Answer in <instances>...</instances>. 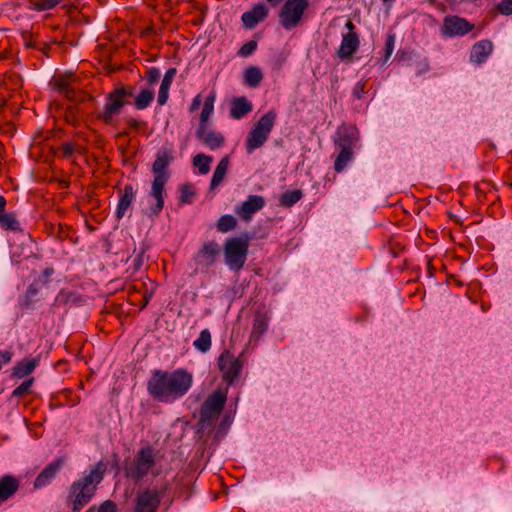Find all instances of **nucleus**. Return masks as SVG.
Here are the masks:
<instances>
[{
    "mask_svg": "<svg viewBox=\"0 0 512 512\" xmlns=\"http://www.w3.org/2000/svg\"><path fill=\"white\" fill-rule=\"evenodd\" d=\"M193 384V374L184 368L154 370L147 382L149 395L161 403H173L184 397Z\"/></svg>",
    "mask_w": 512,
    "mask_h": 512,
    "instance_id": "f257e3e1",
    "label": "nucleus"
},
{
    "mask_svg": "<svg viewBox=\"0 0 512 512\" xmlns=\"http://www.w3.org/2000/svg\"><path fill=\"white\" fill-rule=\"evenodd\" d=\"M107 465L103 461H99L88 473H84L83 477L74 481L69 489L68 501L72 504L73 512H80L95 495L97 485L103 480Z\"/></svg>",
    "mask_w": 512,
    "mask_h": 512,
    "instance_id": "f03ea898",
    "label": "nucleus"
},
{
    "mask_svg": "<svg viewBox=\"0 0 512 512\" xmlns=\"http://www.w3.org/2000/svg\"><path fill=\"white\" fill-rule=\"evenodd\" d=\"M228 389L219 387L202 403L197 422V434L200 437L210 436L223 412L227 401Z\"/></svg>",
    "mask_w": 512,
    "mask_h": 512,
    "instance_id": "7ed1b4c3",
    "label": "nucleus"
},
{
    "mask_svg": "<svg viewBox=\"0 0 512 512\" xmlns=\"http://www.w3.org/2000/svg\"><path fill=\"white\" fill-rule=\"evenodd\" d=\"M161 456L152 446L141 447L134 455L133 460L124 467L126 478L139 482L149 474L157 476L161 472L159 466Z\"/></svg>",
    "mask_w": 512,
    "mask_h": 512,
    "instance_id": "20e7f679",
    "label": "nucleus"
},
{
    "mask_svg": "<svg viewBox=\"0 0 512 512\" xmlns=\"http://www.w3.org/2000/svg\"><path fill=\"white\" fill-rule=\"evenodd\" d=\"M172 161V150H161L157 153L156 159L152 165L154 179L150 195L156 201L155 205L150 207V213L153 216L159 215L164 207V189L169 180V172L167 169Z\"/></svg>",
    "mask_w": 512,
    "mask_h": 512,
    "instance_id": "39448f33",
    "label": "nucleus"
},
{
    "mask_svg": "<svg viewBox=\"0 0 512 512\" xmlns=\"http://www.w3.org/2000/svg\"><path fill=\"white\" fill-rule=\"evenodd\" d=\"M250 241L251 237L248 234L230 237L224 241V262L231 271L237 273L243 269L247 261Z\"/></svg>",
    "mask_w": 512,
    "mask_h": 512,
    "instance_id": "423d86ee",
    "label": "nucleus"
},
{
    "mask_svg": "<svg viewBox=\"0 0 512 512\" xmlns=\"http://www.w3.org/2000/svg\"><path fill=\"white\" fill-rule=\"evenodd\" d=\"M276 119L277 112L269 110L253 125L245 140V148L248 154H252L266 143L274 128Z\"/></svg>",
    "mask_w": 512,
    "mask_h": 512,
    "instance_id": "0eeeda50",
    "label": "nucleus"
},
{
    "mask_svg": "<svg viewBox=\"0 0 512 512\" xmlns=\"http://www.w3.org/2000/svg\"><path fill=\"white\" fill-rule=\"evenodd\" d=\"M132 93L127 91L124 86L117 87L106 96V102L97 118L107 125H111L114 119L120 115L123 107L128 103L127 97Z\"/></svg>",
    "mask_w": 512,
    "mask_h": 512,
    "instance_id": "6e6552de",
    "label": "nucleus"
},
{
    "mask_svg": "<svg viewBox=\"0 0 512 512\" xmlns=\"http://www.w3.org/2000/svg\"><path fill=\"white\" fill-rule=\"evenodd\" d=\"M310 0H286L279 13V22L286 30L297 27L308 9Z\"/></svg>",
    "mask_w": 512,
    "mask_h": 512,
    "instance_id": "1a4fd4ad",
    "label": "nucleus"
},
{
    "mask_svg": "<svg viewBox=\"0 0 512 512\" xmlns=\"http://www.w3.org/2000/svg\"><path fill=\"white\" fill-rule=\"evenodd\" d=\"M218 368L222 373L223 380L231 385L239 377L243 368V362L235 357L230 351L224 350L218 357Z\"/></svg>",
    "mask_w": 512,
    "mask_h": 512,
    "instance_id": "9d476101",
    "label": "nucleus"
},
{
    "mask_svg": "<svg viewBox=\"0 0 512 512\" xmlns=\"http://www.w3.org/2000/svg\"><path fill=\"white\" fill-rule=\"evenodd\" d=\"M162 499L161 493L153 488L138 491L134 512H157Z\"/></svg>",
    "mask_w": 512,
    "mask_h": 512,
    "instance_id": "9b49d317",
    "label": "nucleus"
},
{
    "mask_svg": "<svg viewBox=\"0 0 512 512\" xmlns=\"http://www.w3.org/2000/svg\"><path fill=\"white\" fill-rule=\"evenodd\" d=\"M474 25L466 19L458 16L445 17L443 22V34L449 37L463 36L472 31Z\"/></svg>",
    "mask_w": 512,
    "mask_h": 512,
    "instance_id": "f8f14e48",
    "label": "nucleus"
},
{
    "mask_svg": "<svg viewBox=\"0 0 512 512\" xmlns=\"http://www.w3.org/2000/svg\"><path fill=\"white\" fill-rule=\"evenodd\" d=\"M196 137L210 150L219 149L225 143L224 135L208 125H199Z\"/></svg>",
    "mask_w": 512,
    "mask_h": 512,
    "instance_id": "ddd939ff",
    "label": "nucleus"
},
{
    "mask_svg": "<svg viewBox=\"0 0 512 512\" xmlns=\"http://www.w3.org/2000/svg\"><path fill=\"white\" fill-rule=\"evenodd\" d=\"M220 252V246L216 241H207L200 247L195 259L201 266L208 269L215 264Z\"/></svg>",
    "mask_w": 512,
    "mask_h": 512,
    "instance_id": "4468645a",
    "label": "nucleus"
},
{
    "mask_svg": "<svg viewBox=\"0 0 512 512\" xmlns=\"http://www.w3.org/2000/svg\"><path fill=\"white\" fill-rule=\"evenodd\" d=\"M265 206V199L260 195H249L240 206L236 207L235 213L244 221L251 220L254 213Z\"/></svg>",
    "mask_w": 512,
    "mask_h": 512,
    "instance_id": "2eb2a0df",
    "label": "nucleus"
},
{
    "mask_svg": "<svg viewBox=\"0 0 512 512\" xmlns=\"http://www.w3.org/2000/svg\"><path fill=\"white\" fill-rule=\"evenodd\" d=\"M74 77L72 74L55 76L51 82L54 89L63 94L70 101H78L79 92L73 87Z\"/></svg>",
    "mask_w": 512,
    "mask_h": 512,
    "instance_id": "dca6fc26",
    "label": "nucleus"
},
{
    "mask_svg": "<svg viewBox=\"0 0 512 512\" xmlns=\"http://www.w3.org/2000/svg\"><path fill=\"white\" fill-rule=\"evenodd\" d=\"M64 465V459L57 458L50 462L36 477L34 481V488L40 489L47 485H49L53 479H55L58 472L62 469Z\"/></svg>",
    "mask_w": 512,
    "mask_h": 512,
    "instance_id": "f3484780",
    "label": "nucleus"
},
{
    "mask_svg": "<svg viewBox=\"0 0 512 512\" xmlns=\"http://www.w3.org/2000/svg\"><path fill=\"white\" fill-rule=\"evenodd\" d=\"M268 16V9L263 3L256 4L251 10L242 14L241 20L246 29H253Z\"/></svg>",
    "mask_w": 512,
    "mask_h": 512,
    "instance_id": "a211bd4d",
    "label": "nucleus"
},
{
    "mask_svg": "<svg viewBox=\"0 0 512 512\" xmlns=\"http://www.w3.org/2000/svg\"><path fill=\"white\" fill-rule=\"evenodd\" d=\"M359 36L357 33H346L342 36L337 55L341 60L349 59L359 48Z\"/></svg>",
    "mask_w": 512,
    "mask_h": 512,
    "instance_id": "6ab92c4d",
    "label": "nucleus"
},
{
    "mask_svg": "<svg viewBox=\"0 0 512 512\" xmlns=\"http://www.w3.org/2000/svg\"><path fill=\"white\" fill-rule=\"evenodd\" d=\"M493 49L492 42L489 40H482L475 43L470 53V60L473 63L481 64L491 54Z\"/></svg>",
    "mask_w": 512,
    "mask_h": 512,
    "instance_id": "aec40b11",
    "label": "nucleus"
},
{
    "mask_svg": "<svg viewBox=\"0 0 512 512\" xmlns=\"http://www.w3.org/2000/svg\"><path fill=\"white\" fill-rule=\"evenodd\" d=\"M338 139L335 141L339 148H348L352 150V146L358 140V132L353 127H342L338 130Z\"/></svg>",
    "mask_w": 512,
    "mask_h": 512,
    "instance_id": "412c9836",
    "label": "nucleus"
},
{
    "mask_svg": "<svg viewBox=\"0 0 512 512\" xmlns=\"http://www.w3.org/2000/svg\"><path fill=\"white\" fill-rule=\"evenodd\" d=\"M39 364V358L25 359L18 362L12 369V376L15 378H24L30 375Z\"/></svg>",
    "mask_w": 512,
    "mask_h": 512,
    "instance_id": "4be33fe9",
    "label": "nucleus"
},
{
    "mask_svg": "<svg viewBox=\"0 0 512 512\" xmlns=\"http://www.w3.org/2000/svg\"><path fill=\"white\" fill-rule=\"evenodd\" d=\"M5 204V199L2 197V227L18 233L21 238H25V234L22 232L20 222L16 216L13 213L4 212Z\"/></svg>",
    "mask_w": 512,
    "mask_h": 512,
    "instance_id": "5701e85b",
    "label": "nucleus"
},
{
    "mask_svg": "<svg viewBox=\"0 0 512 512\" xmlns=\"http://www.w3.org/2000/svg\"><path fill=\"white\" fill-rule=\"evenodd\" d=\"M134 198H135V193H134L133 187L131 185H126L124 187L123 194L121 195L119 202H118L117 211H116L117 218H122L125 215L126 211L130 207Z\"/></svg>",
    "mask_w": 512,
    "mask_h": 512,
    "instance_id": "b1692460",
    "label": "nucleus"
},
{
    "mask_svg": "<svg viewBox=\"0 0 512 512\" xmlns=\"http://www.w3.org/2000/svg\"><path fill=\"white\" fill-rule=\"evenodd\" d=\"M176 74V69L175 68H171L169 69L163 79H162V82H161V85H160V89H159V93H158V104L160 106L166 104L167 100H168V97H169V89H170V86L172 84V81H173V78Z\"/></svg>",
    "mask_w": 512,
    "mask_h": 512,
    "instance_id": "393cba45",
    "label": "nucleus"
},
{
    "mask_svg": "<svg viewBox=\"0 0 512 512\" xmlns=\"http://www.w3.org/2000/svg\"><path fill=\"white\" fill-rule=\"evenodd\" d=\"M252 104L244 97L237 98L232 102L230 115L234 119H241L252 111Z\"/></svg>",
    "mask_w": 512,
    "mask_h": 512,
    "instance_id": "a878e982",
    "label": "nucleus"
},
{
    "mask_svg": "<svg viewBox=\"0 0 512 512\" xmlns=\"http://www.w3.org/2000/svg\"><path fill=\"white\" fill-rule=\"evenodd\" d=\"M229 156L226 155L224 156L218 163V165L216 166V169L214 170V173H213V176H212V179H211V183H210V188L211 189H215L217 186H219L225 176H226V173L228 171V167H229Z\"/></svg>",
    "mask_w": 512,
    "mask_h": 512,
    "instance_id": "bb28decb",
    "label": "nucleus"
},
{
    "mask_svg": "<svg viewBox=\"0 0 512 512\" xmlns=\"http://www.w3.org/2000/svg\"><path fill=\"white\" fill-rule=\"evenodd\" d=\"M268 328V317L260 312H257L253 321V328L251 331V340L257 341L266 332Z\"/></svg>",
    "mask_w": 512,
    "mask_h": 512,
    "instance_id": "cd10ccee",
    "label": "nucleus"
},
{
    "mask_svg": "<svg viewBox=\"0 0 512 512\" xmlns=\"http://www.w3.org/2000/svg\"><path fill=\"white\" fill-rule=\"evenodd\" d=\"M20 482L11 475L2 476V502L9 499L19 489Z\"/></svg>",
    "mask_w": 512,
    "mask_h": 512,
    "instance_id": "c85d7f7f",
    "label": "nucleus"
},
{
    "mask_svg": "<svg viewBox=\"0 0 512 512\" xmlns=\"http://www.w3.org/2000/svg\"><path fill=\"white\" fill-rule=\"evenodd\" d=\"M263 79L261 70L256 66H249L244 72L245 84L249 87H258Z\"/></svg>",
    "mask_w": 512,
    "mask_h": 512,
    "instance_id": "c756f323",
    "label": "nucleus"
},
{
    "mask_svg": "<svg viewBox=\"0 0 512 512\" xmlns=\"http://www.w3.org/2000/svg\"><path fill=\"white\" fill-rule=\"evenodd\" d=\"M212 337L208 329H204L200 332L199 337L193 342L195 349L202 353H206L211 348Z\"/></svg>",
    "mask_w": 512,
    "mask_h": 512,
    "instance_id": "7c9ffc66",
    "label": "nucleus"
},
{
    "mask_svg": "<svg viewBox=\"0 0 512 512\" xmlns=\"http://www.w3.org/2000/svg\"><path fill=\"white\" fill-rule=\"evenodd\" d=\"M154 96L155 93L153 90L143 89L135 98V107L139 110L147 108L152 103Z\"/></svg>",
    "mask_w": 512,
    "mask_h": 512,
    "instance_id": "2f4dec72",
    "label": "nucleus"
},
{
    "mask_svg": "<svg viewBox=\"0 0 512 512\" xmlns=\"http://www.w3.org/2000/svg\"><path fill=\"white\" fill-rule=\"evenodd\" d=\"M352 150L348 148H340V151L335 159L334 169L336 172H341L346 167L348 162L352 159Z\"/></svg>",
    "mask_w": 512,
    "mask_h": 512,
    "instance_id": "473e14b6",
    "label": "nucleus"
},
{
    "mask_svg": "<svg viewBox=\"0 0 512 512\" xmlns=\"http://www.w3.org/2000/svg\"><path fill=\"white\" fill-rule=\"evenodd\" d=\"M212 161L211 156L200 153L194 156L193 165L198 168L200 174L205 175L209 172Z\"/></svg>",
    "mask_w": 512,
    "mask_h": 512,
    "instance_id": "72a5a7b5",
    "label": "nucleus"
},
{
    "mask_svg": "<svg viewBox=\"0 0 512 512\" xmlns=\"http://www.w3.org/2000/svg\"><path fill=\"white\" fill-rule=\"evenodd\" d=\"M215 95H209L204 101V105L200 114V124L208 125L207 122L214 111Z\"/></svg>",
    "mask_w": 512,
    "mask_h": 512,
    "instance_id": "f704fd0d",
    "label": "nucleus"
},
{
    "mask_svg": "<svg viewBox=\"0 0 512 512\" xmlns=\"http://www.w3.org/2000/svg\"><path fill=\"white\" fill-rule=\"evenodd\" d=\"M302 196L301 190L286 191L280 196L279 203L283 207H292Z\"/></svg>",
    "mask_w": 512,
    "mask_h": 512,
    "instance_id": "c9c22d12",
    "label": "nucleus"
},
{
    "mask_svg": "<svg viewBox=\"0 0 512 512\" xmlns=\"http://www.w3.org/2000/svg\"><path fill=\"white\" fill-rule=\"evenodd\" d=\"M237 226V220L232 215L221 216L216 224L217 230L221 233H227L234 230Z\"/></svg>",
    "mask_w": 512,
    "mask_h": 512,
    "instance_id": "e433bc0d",
    "label": "nucleus"
},
{
    "mask_svg": "<svg viewBox=\"0 0 512 512\" xmlns=\"http://www.w3.org/2000/svg\"><path fill=\"white\" fill-rule=\"evenodd\" d=\"M62 0H30V4L34 10L45 11L54 8Z\"/></svg>",
    "mask_w": 512,
    "mask_h": 512,
    "instance_id": "4c0bfd02",
    "label": "nucleus"
},
{
    "mask_svg": "<svg viewBox=\"0 0 512 512\" xmlns=\"http://www.w3.org/2000/svg\"><path fill=\"white\" fill-rule=\"evenodd\" d=\"M34 382V378H29L25 380L22 384L16 387L12 393L15 397H23L29 393Z\"/></svg>",
    "mask_w": 512,
    "mask_h": 512,
    "instance_id": "58836bf2",
    "label": "nucleus"
},
{
    "mask_svg": "<svg viewBox=\"0 0 512 512\" xmlns=\"http://www.w3.org/2000/svg\"><path fill=\"white\" fill-rule=\"evenodd\" d=\"M257 46H258L257 41L250 40L240 47L238 54L242 57L250 56L251 54H253L256 51Z\"/></svg>",
    "mask_w": 512,
    "mask_h": 512,
    "instance_id": "ea45409f",
    "label": "nucleus"
},
{
    "mask_svg": "<svg viewBox=\"0 0 512 512\" xmlns=\"http://www.w3.org/2000/svg\"><path fill=\"white\" fill-rule=\"evenodd\" d=\"M195 196V191L191 185L182 186L180 201L185 204H190Z\"/></svg>",
    "mask_w": 512,
    "mask_h": 512,
    "instance_id": "a19ab883",
    "label": "nucleus"
},
{
    "mask_svg": "<svg viewBox=\"0 0 512 512\" xmlns=\"http://www.w3.org/2000/svg\"><path fill=\"white\" fill-rule=\"evenodd\" d=\"M496 9L502 15H512V0H501L497 4Z\"/></svg>",
    "mask_w": 512,
    "mask_h": 512,
    "instance_id": "79ce46f5",
    "label": "nucleus"
},
{
    "mask_svg": "<svg viewBox=\"0 0 512 512\" xmlns=\"http://www.w3.org/2000/svg\"><path fill=\"white\" fill-rule=\"evenodd\" d=\"M160 70L156 67H151L149 69H147L146 73H145V79L147 80V82L150 84V85H153L155 83H157V81L159 80L160 78Z\"/></svg>",
    "mask_w": 512,
    "mask_h": 512,
    "instance_id": "37998d69",
    "label": "nucleus"
},
{
    "mask_svg": "<svg viewBox=\"0 0 512 512\" xmlns=\"http://www.w3.org/2000/svg\"><path fill=\"white\" fill-rule=\"evenodd\" d=\"M366 88H367V80L358 81L354 86L353 95L356 98L361 99L367 93Z\"/></svg>",
    "mask_w": 512,
    "mask_h": 512,
    "instance_id": "c03bdc74",
    "label": "nucleus"
},
{
    "mask_svg": "<svg viewBox=\"0 0 512 512\" xmlns=\"http://www.w3.org/2000/svg\"><path fill=\"white\" fill-rule=\"evenodd\" d=\"M395 45V35H388L385 43V56L384 61L386 62L392 55Z\"/></svg>",
    "mask_w": 512,
    "mask_h": 512,
    "instance_id": "a18cd8bd",
    "label": "nucleus"
},
{
    "mask_svg": "<svg viewBox=\"0 0 512 512\" xmlns=\"http://www.w3.org/2000/svg\"><path fill=\"white\" fill-rule=\"evenodd\" d=\"M126 123L129 127V129L133 131H138L140 129H144L147 126V123L145 121L137 120L135 118H127Z\"/></svg>",
    "mask_w": 512,
    "mask_h": 512,
    "instance_id": "49530a36",
    "label": "nucleus"
},
{
    "mask_svg": "<svg viewBox=\"0 0 512 512\" xmlns=\"http://www.w3.org/2000/svg\"><path fill=\"white\" fill-rule=\"evenodd\" d=\"M97 512H117V506L113 501L106 500L99 506Z\"/></svg>",
    "mask_w": 512,
    "mask_h": 512,
    "instance_id": "de8ad7c7",
    "label": "nucleus"
},
{
    "mask_svg": "<svg viewBox=\"0 0 512 512\" xmlns=\"http://www.w3.org/2000/svg\"><path fill=\"white\" fill-rule=\"evenodd\" d=\"M60 150H61L62 157L69 158L72 156V154L75 151V145H73L72 143L66 142V143L62 144Z\"/></svg>",
    "mask_w": 512,
    "mask_h": 512,
    "instance_id": "09e8293b",
    "label": "nucleus"
},
{
    "mask_svg": "<svg viewBox=\"0 0 512 512\" xmlns=\"http://www.w3.org/2000/svg\"><path fill=\"white\" fill-rule=\"evenodd\" d=\"M201 103H202L201 95L195 96L194 99L192 100V103L190 106V111L194 112V111L198 110Z\"/></svg>",
    "mask_w": 512,
    "mask_h": 512,
    "instance_id": "8fccbe9b",
    "label": "nucleus"
},
{
    "mask_svg": "<svg viewBox=\"0 0 512 512\" xmlns=\"http://www.w3.org/2000/svg\"><path fill=\"white\" fill-rule=\"evenodd\" d=\"M143 264V253L141 252L140 254H138L134 260H133V265H134V270H138Z\"/></svg>",
    "mask_w": 512,
    "mask_h": 512,
    "instance_id": "3c124183",
    "label": "nucleus"
},
{
    "mask_svg": "<svg viewBox=\"0 0 512 512\" xmlns=\"http://www.w3.org/2000/svg\"><path fill=\"white\" fill-rule=\"evenodd\" d=\"M14 131V126L11 123H6L5 125H2L1 133H10L12 134Z\"/></svg>",
    "mask_w": 512,
    "mask_h": 512,
    "instance_id": "603ef678",
    "label": "nucleus"
},
{
    "mask_svg": "<svg viewBox=\"0 0 512 512\" xmlns=\"http://www.w3.org/2000/svg\"><path fill=\"white\" fill-rule=\"evenodd\" d=\"M74 111H75V107L71 106L68 108V112H69V116L66 115V119L73 123L75 121V118H74Z\"/></svg>",
    "mask_w": 512,
    "mask_h": 512,
    "instance_id": "864d4df0",
    "label": "nucleus"
},
{
    "mask_svg": "<svg viewBox=\"0 0 512 512\" xmlns=\"http://www.w3.org/2000/svg\"><path fill=\"white\" fill-rule=\"evenodd\" d=\"M345 27L348 29V33H356L355 25L351 20H348L345 24Z\"/></svg>",
    "mask_w": 512,
    "mask_h": 512,
    "instance_id": "5fc2aeb1",
    "label": "nucleus"
},
{
    "mask_svg": "<svg viewBox=\"0 0 512 512\" xmlns=\"http://www.w3.org/2000/svg\"><path fill=\"white\" fill-rule=\"evenodd\" d=\"M11 360L10 352H2V363H8Z\"/></svg>",
    "mask_w": 512,
    "mask_h": 512,
    "instance_id": "6e6d98bb",
    "label": "nucleus"
},
{
    "mask_svg": "<svg viewBox=\"0 0 512 512\" xmlns=\"http://www.w3.org/2000/svg\"><path fill=\"white\" fill-rule=\"evenodd\" d=\"M271 6L276 7L280 3H282L284 0H266Z\"/></svg>",
    "mask_w": 512,
    "mask_h": 512,
    "instance_id": "4d7b16f0",
    "label": "nucleus"
},
{
    "mask_svg": "<svg viewBox=\"0 0 512 512\" xmlns=\"http://www.w3.org/2000/svg\"><path fill=\"white\" fill-rule=\"evenodd\" d=\"M28 292L31 294V295H34L36 293V289L34 288L33 285H31L28 289Z\"/></svg>",
    "mask_w": 512,
    "mask_h": 512,
    "instance_id": "13d9d810",
    "label": "nucleus"
},
{
    "mask_svg": "<svg viewBox=\"0 0 512 512\" xmlns=\"http://www.w3.org/2000/svg\"><path fill=\"white\" fill-rule=\"evenodd\" d=\"M148 301H149V298L145 296L144 303L142 304L141 308H144L148 304Z\"/></svg>",
    "mask_w": 512,
    "mask_h": 512,
    "instance_id": "bf43d9fd",
    "label": "nucleus"
},
{
    "mask_svg": "<svg viewBox=\"0 0 512 512\" xmlns=\"http://www.w3.org/2000/svg\"><path fill=\"white\" fill-rule=\"evenodd\" d=\"M52 273H53V269L52 268H48V269L45 270V275H47V276L52 274Z\"/></svg>",
    "mask_w": 512,
    "mask_h": 512,
    "instance_id": "052dcab7",
    "label": "nucleus"
},
{
    "mask_svg": "<svg viewBox=\"0 0 512 512\" xmlns=\"http://www.w3.org/2000/svg\"><path fill=\"white\" fill-rule=\"evenodd\" d=\"M93 510H94V507H91L86 512H92Z\"/></svg>",
    "mask_w": 512,
    "mask_h": 512,
    "instance_id": "680f3d73",
    "label": "nucleus"
},
{
    "mask_svg": "<svg viewBox=\"0 0 512 512\" xmlns=\"http://www.w3.org/2000/svg\"><path fill=\"white\" fill-rule=\"evenodd\" d=\"M17 254V251H14L13 252V255H12V258H14V256Z\"/></svg>",
    "mask_w": 512,
    "mask_h": 512,
    "instance_id": "e2e57ef3",
    "label": "nucleus"
},
{
    "mask_svg": "<svg viewBox=\"0 0 512 512\" xmlns=\"http://www.w3.org/2000/svg\"><path fill=\"white\" fill-rule=\"evenodd\" d=\"M510 186L512 187V182L510 183Z\"/></svg>",
    "mask_w": 512,
    "mask_h": 512,
    "instance_id": "0e129e2a",
    "label": "nucleus"
}]
</instances>
